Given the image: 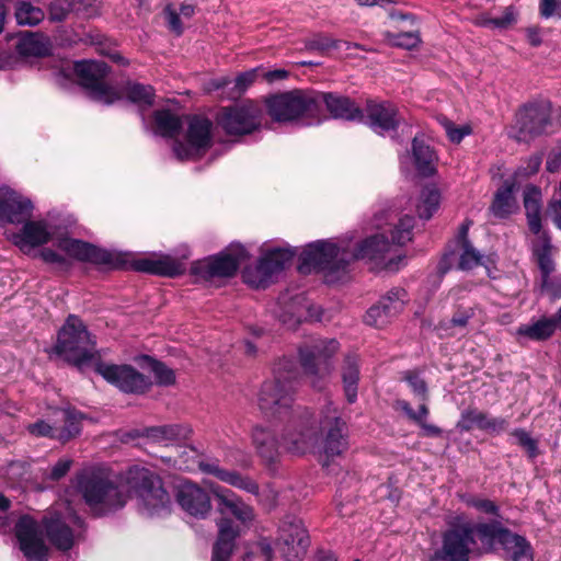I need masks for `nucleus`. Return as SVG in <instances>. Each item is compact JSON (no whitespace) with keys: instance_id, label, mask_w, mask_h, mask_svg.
<instances>
[{"instance_id":"1","label":"nucleus","mask_w":561,"mask_h":561,"mask_svg":"<svg viewBox=\"0 0 561 561\" xmlns=\"http://www.w3.org/2000/svg\"><path fill=\"white\" fill-rule=\"evenodd\" d=\"M297 376L295 362L284 357L274 364L273 377L265 380L259 390L257 407L261 412L267 417L286 422L280 442L262 426L253 428V444L267 461L274 460L279 446L294 455H304L316 444L317 430L311 412L294 408Z\"/></svg>"},{"instance_id":"2","label":"nucleus","mask_w":561,"mask_h":561,"mask_svg":"<svg viewBox=\"0 0 561 561\" xmlns=\"http://www.w3.org/2000/svg\"><path fill=\"white\" fill-rule=\"evenodd\" d=\"M414 218L405 215L391 230L392 244L383 234H376L364 240L356 250L350 243H335L318 240L305 247L299 255V272H321L328 283L342 280L348 273L354 260H366L374 270L396 272L404 264L405 256L393 244L403 245L412 240Z\"/></svg>"},{"instance_id":"3","label":"nucleus","mask_w":561,"mask_h":561,"mask_svg":"<svg viewBox=\"0 0 561 561\" xmlns=\"http://www.w3.org/2000/svg\"><path fill=\"white\" fill-rule=\"evenodd\" d=\"M499 543L512 561H534L526 538L500 527L497 524H476L457 517L442 535V546L428 561H470Z\"/></svg>"},{"instance_id":"4","label":"nucleus","mask_w":561,"mask_h":561,"mask_svg":"<svg viewBox=\"0 0 561 561\" xmlns=\"http://www.w3.org/2000/svg\"><path fill=\"white\" fill-rule=\"evenodd\" d=\"M76 481L84 502L98 516L115 512L127 503L125 486L114 482L104 469L85 468L77 474Z\"/></svg>"},{"instance_id":"5","label":"nucleus","mask_w":561,"mask_h":561,"mask_svg":"<svg viewBox=\"0 0 561 561\" xmlns=\"http://www.w3.org/2000/svg\"><path fill=\"white\" fill-rule=\"evenodd\" d=\"M125 486L135 494L141 514L161 516L171 508V497L161 478L148 468L133 466L124 476Z\"/></svg>"},{"instance_id":"6","label":"nucleus","mask_w":561,"mask_h":561,"mask_svg":"<svg viewBox=\"0 0 561 561\" xmlns=\"http://www.w3.org/2000/svg\"><path fill=\"white\" fill-rule=\"evenodd\" d=\"M54 352L78 368L95 362L99 357L95 337L75 314L68 316L58 331Z\"/></svg>"},{"instance_id":"7","label":"nucleus","mask_w":561,"mask_h":561,"mask_svg":"<svg viewBox=\"0 0 561 561\" xmlns=\"http://www.w3.org/2000/svg\"><path fill=\"white\" fill-rule=\"evenodd\" d=\"M340 350L335 339L310 337L298 348L301 367L314 388L321 389L333 370L331 358Z\"/></svg>"},{"instance_id":"8","label":"nucleus","mask_w":561,"mask_h":561,"mask_svg":"<svg viewBox=\"0 0 561 561\" xmlns=\"http://www.w3.org/2000/svg\"><path fill=\"white\" fill-rule=\"evenodd\" d=\"M266 108L276 122L316 118L319 114V99L316 91L291 90L268 98Z\"/></svg>"},{"instance_id":"9","label":"nucleus","mask_w":561,"mask_h":561,"mask_svg":"<svg viewBox=\"0 0 561 561\" xmlns=\"http://www.w3.org/2000/svg\"><path fill=\"white\" fill-rule=\"evenodd\" d=\"M311 415L313 414L311 413ZM312 420L316 422L314 426L317 433L319 428L323 432V438L320 444V457L322 466L329 468L330 463L333 462L335 458L341 457L348 448L346 425L341 420L336 408L332 404L327 407L319 422L314 416H312ZM318 440L317 438L316 443H318ZM314 447L316 446L311 449Z\"/></svg>"},{"instance_id":"10","label":"nucleus","mask_w":561,"mask_h":561,"mask_svg":"<svg viewBox=\"0 0 561 561\" xmlns=\"http://www.w3.org/2000/svg\"><path fill=\"white\" fill-rule=\"evenodd\" d=\"M296 255V251L286 247L262 248V256L255 266L243 271V279L254 288H265L273 282V277L289 265Z\"/></svg>"},{"instance_id":"11","label":"nucleus","mask_w":561,"mask_h":561,"mask_svg":"<svg viewBox=\"0 0 561 561\" xmlns=\"http://www.w3.org/2000/svg\"><path fill=\"white\" fill-rule=\"evenodd\" d=\"M262 108L251 100L224 107L218 114V125L229 135H245L256 130L262 123Z\"/></svg>"},{"instance_id":"12","label":"nucleus","mask_w":561,"mask_h":561,"mask_svg":"<svg viewBox=\"0 0 561 561\" xmlns=\"http://www.w3.org/2000/svg\"><path fill=\"white\" fill-rule=\"evenodd\" d=\"M75 72L81 85L90 90L91 96L104 104H112L119 100L117 91L104 83L108 67L103 61L81 60L75 64Z\"/></svg>"},{"instance_id":"13","label":"nucleus","mask_w":561,"mask_h":561,"mask_svg":"<svg viewBox=\"0 0 561 561\" xmlns=\"http://www.w3.org/2000/svg\"><path fill=\"white\" fill-rule=\"evenodd\" d=\"M247 259V252L241 244H231L218 255L193 263L191 271L205 279L214 277H230L239 265Z\"/></svg>"},{"instance_id":"14","label":"nucleus","mask_w":561,"mask_h":561,"mask_svg":"<svg viewBox=\"0 0 561 561\" xmlns=\"http://www.w3.org/2000/svg\"><path fill=\"white\" fill-rule=\"evenodd\" d=\"M310 538L301 519L287 516L278 529L277 546L286 561H299L307 552Z\"/></svg>"},{"instance_id":"15","label":"nucleus","mask_w":561,"mask_h":561,"mask_svg":"<svg viewBox=\"0 0 561 561\" xmlns=\"http://www.w3.org/2000/svg\"><path fill=\"white\" fill-rule=\"evenodd\" d=\"M95 371L107 382L126 393L141 394L148 391L151 380L130 365L95 364Z\"/></svg>"},{"instance_id":"16","label":"nucleus","mask_w":561,"mask_h":561,"mask_svg":"<svg viewBox=\"0 0 561 561\" xmlns=\"http://www.w3.org/2000/svg\"><path fill=\"white\" fill-rule=\"evenodd\" d=\"M211 122L195 116L191 118L186 134V141H175L173 152L176 159L183 161L199 157L210 146Z\"/></svg>"},{"instance_id":"17","label":"nucleus","mask_w":561,"mask_h":561,"mask_svg":"<svg viewBox=\"0 0 561 561\" xmlns=\"http://www.w3.org/2000/svg\"><path fill=\"white\" fill-rule=\"evenodd\" d=\"M20 549L28 561H46L48 547L37 523L30 516H22L15 525Z\"/></svg>"},{"instance_id":"18","label":"nucleus","mask_w":561,"mask_h":561,"mask_svg":"<svg viewBox=\"0 0 561 561\" xmlns=\"http://www.w3.org/2000/svg\"><path fill=\"white\" fill-rule=\"evenodd\" d=\"M549 124V108L545 104H529L516 114L514 137L517 140H528L545 133Z\"/></svg>"},{"instance_id":"19","label":"nucleus","mask_w":561,"mask_h":561,"mask_svg":"<svg viewBox=\"0 0 561 561\" xmlns=\"http://www.w3.org/2000/svg\"><path fill=\"white\" fill-rule=\"evenodd\" d=\"M34 205L23 194L9 186H0V220L20 225L32 217Z\"/></svg>"},{"instance_id":"20","label":"nucleus","mask_w":561,"mask_h":561,"mask_svg":"<svg viewBox=\"0 0 561 561\" xmlns=\"http://www.w3.org/2000/svg\"><path fill=\"white\" fill-rule=\"evenodd\" d=\"M365 117L368 126L382 136L397 130L402 121L398 107L388 101H368Z\"/></svg>"},{"instance_id":"21","label":"nucleus","mask_w":561,"mask_h":561,"mask_svg":"<svg viewBox=\"0 0 561 561\" xmlns=\"http://www.w3.org/2000/svg\"><path fill=\"white\" fill-rule=\"evenodd\" d=\"M22 224L20 231L12 233L10 240L23 252L48 243L55 233L53 227L45 219L31 220L28 218Z\"/></svg>"},{"instance_id":"22","label":"nucleus","mask_w":561,"mask_h":561,"mask_svg":"<svg viewBox=\"0 0 561 561\" xmlns=\"http://www.w3.org/2000/svg\"><path fill=\"white\" fill-rule=\"evenodd\" d=\"M176 501L184 512L196 518H206L213 508L209 493L193 482L179 486Z\"/></svg>"},{"instance_id":"23","label":"nucleus","mask_w":561,"mask_h":561,"mask_svg":"<svg viewBox=\"0 0 561 561\" xmlns=\"http://www.w3.org/2000/svg\"><path fill=\"white\" fill-rule=\"evenodd\" d=\"M57 247L78 261L103 265L113 264V257L110 252L78 239L59 238Z\"/></svg>"},{"instance_id":"24","label":"nucleus","mask_w":561,"mask_h":561,"mask_svg":"<svg viewBox=\"0 0 561 561\" xmlns=\"http://www.w3.org/2000/svg\"><path fill=\"white\" fill-rule=\"evenodd\" d=\"M460 432H470L479 428L492 435H497L507 428V421L503 417H491L478 410H467L461 413L457 423Z\"/></svg>"},{"instance_id":"25","label":"nucleus","mask_w":561,"mask_h":561,"mask_svg":"<svg viewBox=\"0 0 561 561\" xmlns=\"http://www.w3.org/2000/svg\"><path fill=\"white\" fill-rule=\"evenodd\" d=\"M197 467L203 472L211 474L222 482L248 493L259 495V485L254 480L237 471L222 469L217 460L202 461L198 459Z\"/></svg>"},{"instance_id":"26","label":"nucleus","mask_w":561,"mask_h":561,"mask_svg":"<svg viewBox=\"0 0 561 561\" xmlns=\"http://www.w3.org/2000/svg\"><path fill=\"white\" fill-rule=\"evenodd\" d=\"M218 538L213 548L211 561H229L234 548V540L241 528L231 519L222 517L217 523Z\"/></svg>"},{"instance_id":"27","label":"nucleus","mask_w":561,"mask_h":561,"mask_svg":"<svg viewBox=\"0 0 561 561\" xmlns=\"http://www.w3.org/2000/svg\"><path fill=\"white\" fill-rule=\"evenodd\" d=\"M412 161L420 176L430 178L437 172L438 156L422 137L415 136L412 140Z\"/></svg>"},{"instance_id":"28","label":"nucleus","mask_w":561,"mask_h":561,"mask_svg":"<svg viewBox=\"0 0 561 561\" xmlns=\"http://www.w3.org/2000/svg\"><path fill=\"white\" fill-rule=\"evenodd\" d=\"M317 98L319 99V107L321 104H325L334 118L355 121L364 117L359 107L346 96L317 92Z\"/></svg>"},{"instance_id":"29","label":"nucleus","mask_w":561,"mask_h":561,"mask_svg":"<svg viewBox=\"0 0 561 561\" xmlns=\"http://www.w3.org/2000/svg\"><path fill=\"white\" fill-rule=\"evenodd\" d=\"M45 529L49 541L57 549L66 551L73 546L72 529L60 514L45 518Z\"/></svg>"},{"instance_id":"30","label":"nucleus","mask_w":561,"mask_h":561,"mask_svg":"<svg viewBox=\"0 0 561 561\" xmlns=\"http://www.w3.org/2000/svg\"><path fill=\"white\" fill-rule=\"evenodd\" d=\"M260 72L261 68H255L240 73L233 80L226 77L211 79L207 82L206 89L207 91H216L229 88L231 92L228 94V98L234 99L240 96L255 81Z\"/></svg>"},{"instance_id":"31","label":"nucleus","mask_w":561,"mask_h":561,"mask_svg":"<svg viewBox=\"0 0 561 561\" xmlns=\"http://www.w3.org/2000/svg\"><path fill=\"white\" fill-rule=\"evenodd\" d=\"M185 268V264L181 260L171 256L139 260L136 263L137 271L168 277L181 275Z\"/></svg>"},{"instance_id":"32","label":"nucleus","mask_w":561,"mask_h":561,"mask_svg":"<svg viewBox=\"0 0 561 561\" xmlns=\"http://www.w3.org/2000/svg\"><path fill=\"white\" fill-rule=\"evenodd\" d=\"M219 504L222 505L229 513H231L241 525L248 527L254 519V512L252 507L245 504L240 497L227 489L214 490Z\"/></svg>"},{"instance_id":"33","label":"nucleus","mask_w":561,"mask_h":561,"mask_svg":"<svg viewBox=\"0 0 561 561\" xmlns=\"http://www.w3.org/2000/svg\"><path fill=\"white\" fill-rule=\"evenodd\" d=\"M15 50L23 57H43L49 54V39L38 33H20L16 37Z\"/></svg>"},{"instance_id":"34","label":"nucleus","mask_w":561,"mask_h":561,"mask_svg":"<svg viewBox=\"0 0 561 561\" xmlns=\"http://www.w3.org/2000/svg\"><path fill=\"white\" fill-rule=\"evenodd\" d=\"M340 374L346 399L350 403H354L357 399L360 376L358 357L356 355L345 356L340 368Z\"/></svg>"},{"instance_id":"35","label":"nucleus","mask_w":561,"mask_h":561,"mask_svg":"<svg viewBox=\"0 0 561 561\" xmlns=\"http://www.w3.org/2000/svg\"><path fill=\"white\" fill-rule=\"evenodd\" d=\"M517 209V203L514 197V183L505 182L495 193L490 206V213L499 219H505Z\"/></svg>"},{"instance_id":"36","label":"nucleus","mask_w":561,"mask_h":561,"mask_svg":"<svg viewBox=\"0 0 561 561\" xmlns=\"http://www.w3.org/2000/svg\"><path fill=\"white\" fill-rule=\"evenodd\" d=\"M190 434L191 430L188 427L180 424H170L147 427L141 435L154 443L168 445L173 442L186 439Z\"/></svg>"},{"instance_id":"37","label":"nucleus","mask_w":561,"mask_h":561,"mask_svg":"<svg viewBox=\"0 0 561 561\" xmlns=\"http://www.w3.org/2000/svg\"><path fill=\"white\" fill-rule=\"evenodd\" d=\"M56 439L66 443L81 431L82 414L72 410L58 411Z\"/></svg>"},{"instance_id":"38","label":"nucleus","mask_w":561,"mask_h":561,"mask_svg":"<svg viewBox=\"0 0 561 561\" xmlns=\"http://www.w3.org/2000/svg\"><path fill=\"white\" fill-rule=\"evenodd\" d=\"M440 191L435 185H427L422 191L415 204L416 213L422 219H430L439 208Z\"/></svg>"},{"instance_id":"39","label":"nucleus","mask_w":561,"mask_h":561,"mask_svg":"<svg viewBox=\"0 0 561 561\" xmlns=\"http://www.w3.org/2000/svg\"><path fill=\"white\" fill-rule=\"evenodd\" d=\"M154 131L164 138H174L182 128L181 118L169 110L156 111Z\"/></svg>"},{"instance_id":"40","label":"nucleus","mask_w":561,"mask_h":561,"mask_svg":"<svg viewBox=\"0 0 561 561\" xmlns=\"http://www.w3.org/2000/svg\"><path fill=\"white\" fill-rule=\"evenodd\" d=\"M119 99L126 96L130 102L139 107L148 108L153 104L154 92L150 85H144L137 82L127 83L122 92H118Z\"/></svg>"},{"instance_id":"41","label":"nucleus","mask_w":561,"mask_h":561,"mask_svg":"<svg viewBox=\"0 0 561 561\" xmlns=\"http://www.w3.org/2000/svg\"><path fill=\"white\" fill-rule=\"evenodd\" d=\"M534 253L537 256L541 279L543 278L545 286L551 288L550 276L554 271V262L552 260V247L549 239L543 236L541 243L535 247Z\"/></svg>"},{"instance_id":"42","label":"nucleus","mask_w":561,"mask_h":561,"mask_svg":"<svg viewBox=\"0 0 561 561\" xmlns=\"http://www.w3.org/2000/svg\"><path fill=\"white\" fill-rule=\"evenodd\" d=\"M554 330V319L541 318L533 323L520 325L517 329V334L530 340L541 341L550 337Z\"/></svg>"},{"instance_id":"43","label":"nucleus","mask_w":561,"mask_h":561,"mask_svg":"<svg viewBox=\"0 0 561 561\" xmlns=\"http://www.w3.org/2000/svg\"><path fill=\"white\" fill-rule=\"evenodd\" d=\"M524 206L526 209L529 230L535 234H539L541 232V206L539 192L537 190L531 188L525 194Z\"/></svg>"},{"instance_id":"44","label":"nucleus","mask_w":561,"mask_h":561,"mask_svg":"<svg viewBox=\"0 0 561 561\" xmlns=\"http://www.w3.org/2000/svg\"><path fill=\"white\" fill-rule=\"evenodd\" d=\"M408 301V294L405 289L396 287L387 291L380 299L379 304L382 305V310L391 318L399 314Z\"/></svg>"},{"instance_id":"45","label":"nucleus","mask_w":561,"mask_h":561,"mask_svg":"<svg viewBox=\"0 0 561 561\" xmlns=\"http://www.w3.org/2000/svg\"><path fill=\"white\" fill-rule=\"evenodd\" d=\"M44 16V11L30 2L19 1L15 4V19L20 25L34 26L43 21Z\"/></svg>"},{"instance_id":"46","label":"nucleus","mask_w":561,"mask_h":561,"mask_svg":"<svg viewBox=\"0 0 561 561\" xmlns=\"http://www.w3.org/2000/svg\"><path fill=\"white\" fill-rule=\"evenodd\" d=\"M144 362L147 364L150 371L153 374L156 382L160 386H171L175 382L174 370L165 364L156 360L150 356H144Z\"/></svg>"},{"instance_id":"47","label":"nucleus","mask_w":561,"mask_h":561,"mask_svg":"<svg viewBox=\"0 0 561 561\" xmlns=\"http://www.w3.org/2000/svg\"><path fill=\"white\" fill-rule=\"evenodd\" d=\"M460 255L458 266L460 270H471L479 265H485L484 256L471 244L457 245Z\"/></svg>"},{"instance_id":"48","label":"nucleus","mask_w":561,"mask_h":561,"mask_svg":"<svg viewBox=\"0 0 561 561\" xmlns=\"http://www.w3.org/2000/svg\"><path fill=\"white\" fill-rule=\"evenodd\" d=\"M385 38L388 44L404 49H412L421 42L419 33L414 31L401 33L386 32Z\"/></svg>"},{"instance_id":"49","label":"nucleus","mask_w":561,"mask_h":561,"mask_svg":"<svg viewBox=\"0 0 561 561\" xmlns=\"http://www.w3.org/2000/svg\"><path fill=\"white\" fill-rule=\"evenodd\" d=\"M306 311V307L293 302L287 310L279 314V320L288 329H295L305 318Z\"/></svg>"},{"instance_id":"50","label":"nucleus","mask_w":561,"mask_h":561,"mask_svg":"<svg viewBox=\"0 0 561 561\" xmlns=\"http://www.w3.org/2000/svg\"><path fill=\"white\" fill-rule=\"evenodd\" d=\"M516 21V11L513 7L505 8L503 14L500 18L490 19L481 18L478 21L479 25L488 27L504 28L513 24Z\"/></svg>"},{"instance_id":"51","label":"nucleus","mask_w":561,"mask_h":561,"mask_svg":"<svg viewBox=\"0 0 561 561\" xmlns=\"http://www.w3.org/2000/svg\"><path fill=\"white\" fill-rule=\"evenodd\" d=\"M460 499L467 506L473 507L479 512L490 515H497V506L494 504V502L488 499L478 497L471 494H463L460 496Z\"/></svg>"},{"instance_id":"52","label":"nucleus","mask_w":561,"mask_h":561,"mask_svg":"<svg viewBox=\"0 0 561 561\" xmlns=\"http://www.w3.org/2000/svg\"><path fill=\"white\" fill-rule=\"evenodd\" d=\"M341 44L342 41H336L324 35H316L312 38L308 39L305 46L307 50L324 53L330 49L340 48Z\"/></svg>"},{"instance_id":"53","label":"nucleus","mask_w":561,"mask_h":561,"mask_svg":"<svg viewBox=\"0 0 561 561\" xmlns=\"http://www.w3.org/2000/svg\"><path fill=\"white\" fill-rule=\"evenodd\" d=\"M27 432L35 437H49L56 439L57 434V421L49 423L44 420H38L35 423L26 426Z\"/></svg>"},{"instance_id":"54","label":"nucleus","mask_w":561,"mask_h":561,"mask_svg":"<svg viewBox=\"0 0 561 561\" xmlns=\"http://www.w3.org/2000/svg\"><path fill=\"white\" fill-rule=\"evenodd\" d=\"M440 124L451 142L459 144L466 136L471 134L469 125L456 126L451 121L442 118Z\"/></svg>"},{"instance_id":"55","label":"nucleus","mask_w":561,"mask_h":561,"mask_svg":"<svg viewBox=\"0 0 561 561\" xmlns=\"http://www.w3.org/2000/svg\"><path fill=\"white\" fill-rule=\"evenodd\" d=\"M512 436H514L517 444L526 450L529 458H535L538 456L537 440L534 439L528 432L523 428H516L512 432Z\"/></svg>"},{"instance_id":"56","label":"nucleus","mask_w":561,"mask_h":561,"mask_svg":"<svg viewBox=\"0 0 561 561\" xmlns=\"http://www.w3.org/2000/svg\"><path fill=\"white\" fill-rule=\"evenodd\" d=\"M389 319H391L390 314L383 312L382 305L379 302L370 307L365 316V322L373 327H381L386 324Z\"/></svg>"},{"instance_id":"57","label":"nucleus","mask_w":561,"mask_h":561,"mask_svg":"<svg viewBox=\"0 0 561 561\" xmlns=\"http://www.w3.org/2000/svg\"><path fill=\"white\" fill-rule=\"evenodd\" d=\"M539 14L543 19L553 16L561 19V0H540Z\"/></svg>"},{"instance_id":"58","label":"nucleus","mask_w":561,"mask_h":561,"mask_svg":"<svg viewBox=\"0 0 561 561\" xmlns=\"http://www.w3.org/2000/svg\"><path fill=\"white\" fill-rule=\"evenodd\" d=\"M197 455L194 448L185 449L179 458L175 460V463L181 470H194L197 467Z\"/></svg>"},{"instance_id":"59","label":"nucleus","mask_w":561,"mask_h":561,"mask_svg":"<svg viewBox=\"0 0 561 561\" xmlns=\"http://www.w3.org/2000/svg\"><path fill=\"white\" fill-rule=\"evenodd\" d=\"M405 380L409 382L414 394L421 397V399L423 401H425L426 392H427V387H426L425 381L422 378H420L419 375H416L414 373H408L405 376Z\"/></svg>"},{"instance_id":"60","label":"nucleus","mask_w":561,"mask_h":561,"mask_svg":"<svg viewBox=\"0 0 561 561\" xmlns=\"http://www.w3.org/2000/svg\"><path fill=\"white\" fill-rule=\"evenodd\" d=\"M72 465V460L69 458L59 459L51 468L48 478L53 481H58L67 474Z\"/></svg>"},{"instance_id":"61","label":"nucleus","mask_w":561,"mask_h":561,"mask_svg":"<svg viewBox=\"0 0 561 561\" xmlns=\"http://www.w3.org/2000/svg\"><path fill=\"white\" fill-rule=\"evenodd\" d=\"M71 8L69 3H64L59 0L54 1L49 7V16L53 21L61 22L64 21Z\"/></svg>"},{"instance_id":"62","label":"nucleus","mask_w":561,"mask_h":561,"mask_svg":"<svg viewBox=\"0 0 561 561\" xmlns=\"http://www.w3.org/2000/svg\"><path fill=\"white\" fill-rule=\"evenodd\" d=\"M541 162L542 159L540 156H531L527 159L526 165L517 170V174L520 176H530L539 171Z\"/></svg>"},{"instance_id":"63","label":"nucleus","mask_w":561,"mask_h":561,"mask_svg":"<svg viewBox=\"0 0 561 561\" xmlns=\"http://www.w3.org/2000/svg\"><path fill=\"white\" fill-rule=\"evenodd\" d=\"M474 316L472 308L458 310L449 320L451 327L465 328L469 320Z\"/></svg>"},{"instance_id":"64","label":"nucleus","mask_w":561,"mask_h":561,"mask_svg":"<svg viewBox=\"0 0 561 561\" xmlns=\"http://www.w3.org/2000/svg\"><path fill=\"white\" fill-rule=\"evenodd\" d=\"M164 13L170 30L180 35L183 32V26L180 21L179 14L171 7H168Z\"/></svg>"}]
</instances>
